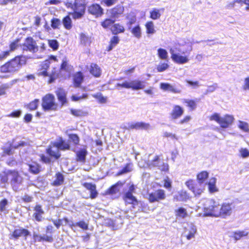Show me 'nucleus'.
<instances>
[{"label": "nucleus", "mask_w": 249, "mask_h": 249, "mask_svg": "<svg viewBox=\"0 0 249 249\" xmlns=\"http://www.w3.org/2000/svg\"><path fill=\"white\" fill-rule=\"evenodd\" d=\"M234 207L232 203L223 202L219 205L214 200L212 204L204 208V215L226 218L230 216Z\"/></svg>", "instance_id": "f257e3e1"}, {"label": "nucleus", "mask_w": 249, "mask_h": 249, "mask_svg": "<svg viewBox=\"0 0 249 249\" xmlns=\"http://www.w3.org/2000/svg\"><path fill=\"white\" fill-rule=\"evenodd\" d=\"M27 63V57L18 55L6 62L0 66V72L2 73H14L17 72L22 66Z\"/></svg>", "instance_id": "f03ea898"}, {"label": "nucleus", "mask_w": 249, "mask_h": 249, "mask_svg": "<svg viewBox=\"0 0 249 249\" xmlns=\"http://www.w3.org/2000/svg\"><path fill=\"white\" fill-rule=\"evenodd\" d=\"M0 181L1 183L6 184L9 182L13 188L17 187L22 183L23 178L17 170L3 171L0 174Z\"/></svg>", "instance_id": "7ed1b4c3"}, {"label": "nucleus", "mask_w": 249, "mask_h": 249, "mask_svg": "<svg viewBox=\"0 0 249 249\" xmlns=\"http://www.w3.org/2000/svg\"><path fill=\"white\" fill-rule=\"evenodd\" d=\"M41 107L44 111H56L59 108V105L52 93H47L42 98Z\"/></svg>", "instance_id": "20e7f679"}, {"label": "nucleus", "mask_w": 249, "mask_h": 249, "mask_svg": "<svg viewBox=\"0 0 249 249\" xmlns=\"http://www.w3.org/2000/svg\"><path fill=\"white\" fill-rule=\"evenodd\" d=\"M209 119L211 121H215L222 128L229 127L234 121V118L232 115L226 114L221 117L217 113H214L209 116Z\"/></svg>", "instance_id": "39448f33"}, {"label": "nucleus", "mask_w": 249, "mask_h": 249, "mask_svg": "<svg viewBox=\"0 0 249 249\" xmlns=\"http://www.w3.org/2000/svg\"><path fill=\"white\" fill-rule=\"evenodd\" d=\"M52 145H49L46 149V153L48 156H46L43 154L39 155L40 160L45 164H51L54 162L55 160H58L61 157V154L59 151H57L53 150Z\"/></svg>", "instance_id": "423d86ee"}, {"label": "nucleus", "mask_w": 249, "mask_h": 249, "mask_svg": "<svg viewBox=\"0 0 249 249\" xmlns=\"http://www.w3.org/2000/svg\"><path fill=\"white\" fill-rule=\"evenodd\" d=\"M85 0H74L71 7L73 12L71 13L73 19H78L82 18L85 13Z\"/></svg>", "instance_id": "0eeeda50"}, {"label": "nucleus", "mask_w": 249, "mask_h": 249, "mask_svg": "<svg viewBox=\"0 0 249 249\" xmlns=\"http://www.w3.org/2000/svg\"><path fill=\"white\" fill-rule=\"evenodd\" d=\"M21 47L23 51H29L33 53H36L39 49L36 40L31 36L27 37Z\"/></svg>", "instance_id": "6e6552de"}, {"label": "nucleus", "mask_w": 249, "mask_h": 249, "mask_svg": "<svg viewBox=\"0 0 249 249\" xmlns=\"http://www.w3.org/2000/svg\"><path fill=\"white\" fill-rule=\"evenodd\" d=\"M165 198L166 194L165 191L161 189H159L154 192L149 193L147 199L149 202L154 203L160 202L165 199Z\"/></svg>", "instance_id": "1a4fd4ad"}, {"label": "nucleus", "mask_w": 249, "mask_h": 249, "mask_svg": "<svg viewBox=\"0 0 249 249\" xmlns=\"http://www.w3.org/2000/svg\"><path fill=\"white\" fill-rule=\"evenodd\" d=\"M185 184L187 188L193 192L195 196H199L203 192L204 188L201 186V184H197L194 179H188Z\"/></svg>", "instance_id": "9d476101"}, {"label": "nucleus", "mask_w": 249, "mask_h": 249, "mask_svg": "<svg viewBox=\"0 0 249 249\" xmlns=\"http://www.w3.org/2000/svg\"><path fill=\"white\" fill-rule=\"evenodd\" d=\"M53 146L56 148L58 151H69L71 149L70 143L62 137H59L57 140L52 142Z\"/></svg>", "instance_id": "9b49d317"}, {"label": "nucleus", "mask_w": 249, "mask_h": 249, "mask_svg": "<svg viewBox=\"0 0 249 249\" xmlns=\"http://www.w3.org/2000/svg\"><path fill=\"white\" fill-rule=\"evenodd\" d=\"M30 235V232L26 229L22 227L15 229L10 234V238L13 240H17L19 237H23L24 239H26L27 237Z\"/></svg>", "instance_id": "f8f14e48"}, {"label": "nucleus", "mask_w": 249, "mask_h": 249, "mask_svg": "<svg viewBox=\"0 0 249 249\" xmlns=\"http://www.w3.org/2000/svg\"><path fill=\"white\" fill-rule=\"evenodd\" d=\"M88 13L94 16L95 18H99L104 14V9L98 3H92L87 8Z\"/></svg>", "instance_id": "ddd939ff"}, {"label": "nucleus", "mask_w": 249, "mask_h": 249, "mask_svg": "<svg viewBox=\"0 0 249 249\" xmlns=\"http://www.w3.org/2000/svg\"><path fill=\"white\" fill-rule=\"evenodd\" d=\"M84 75L81 71H76L72 74V83L75 88H79L84 81Z\"/></svg>", "instance_id": "4468645a"}, {"label": "nucleus", "mask_w": 249, "mask_h": 249, "mask_svg": "<svg viewBox=\"0 0 249 249\" xmlns=\"http://www.w3.org/2000/svg\"><path fill=\"white\" fill-rule=\"evenodd\" d=\"M124 7L121 4H117L109 10L110 18L114 19L120 17L124 12Z\"/></svg>", "instance_id": "2eb2a0df"}, {"label": "nucleus", "mask_w": 249, "mask_h": 249, "mask_svg": "<svg viewBox=\"0 0 249 249\" xmlns=\"http://www.w3.org/2000/svg\"><path fill=\"white\" fill-rule=\"evenodd\" d=\"M55 94L60 104V107L66 105L68 103L66 93L64 89L59 88L55 91Z\"/></svg>", "instance_id": "dca6fc26"}, {"label": "nucleus", "mask_w": 249, "mask_h": 249, "mask_svg": "<svg viewBox=\"0 0 249 249\" xmlns=\"http://www.w3.org/2000/svg\"><path fill=\"white\" fill-rule=\"evenodd\" d=\"M123 199L125 204H131L133 207L138 204L137 199L130 192H125L123 196Z\"/></svg>", "instance_id": "f3484780"}, {"label": "nucleus", "mask_w": 249, "mask_h": 249, "mask_svg": "<svg viewBox=\"0 0 249 249\" xmlns=\"http://www.w3.org/2000/svg\"><path fill=\"white\" fill-rule=\"evenodd\" d=\"M82 186L86 189L89 191V197L91 199H94L97 196L98 192L96 190V186L95 184L91 182H84L82 184Z\"/></svg>", "instance_id": "a211bd4d"}, {"label": "nucleus", "mask_w": 249, "mask_h": 249, "mask_svg": "<svg viewBox=\"0 0 249 249\" xmlns=\"http://www.w3.org/2000/svg\"><path fill=\"white\" fill-rule=\"evenodd\" d=\"M170 53L172 59L177 64H182L189 61V58L187 56H182L176 53L172 50H170Z\"/></svg>", "instance_id": "6ab92c4d"}, {"label": "nucleus", "mask_w": 249, "mask_h": 249, "mask_svg": "<svg viewBox=\"0 0 249 249\" xmlns=\"http://www.w3.org/2000/svg\"><path fill=\"white\" fill-rule=\"evenodd\" d=\"M51 62L49 60H45L40 64V67L38 70L37 75L38 76H42L47 77L49 75L48 70L50 68Z\"/></svg>", "instance_id": "aec40b11"}, {"label": "nucleus", "mask_w": 249, "mask_h": 249, "mask_svg": "<svg viewBox=\"0 0 249 249\" xmlns=\"http://www.w3.org/2000/svg\"><path fill=\"white\" fill-rule=\"evenodd\" d=\"M184 113L183 108L179 105H174L170 112V116L172 120H176L180 118Z\"/></svg>", "instance_id": "412c9836"}, {"label": "nucleus", "mask_w": 249, "mask_h": 249, "mask_svg": "<svg viewBox=\"0 0 249 249\" xmlns=\"http://www.w3.org/2000/svg\"><path fill=\"white\" fill-rule=\"evenodd\" d=\"M17 148V146L13 145L12 143H7L6 145L1 147L2 152L1 157L11 156L14 153V150Z\"/></svg>", "instance_id": "4be33fe9"}, {"label": "nucleus", "mask_w": 249, "mask_h": 249, "mask_svg": "<svg viewBox=\"0 0 249 249\" xmlns=\"http://www.w3.org/2000/svg\"><path fill=\"white\" fill-rule=\"evenodd\" d=\"M34 211L35 212L33 214V217L35 219L37 222L41 221L43 220L42 215L44 213L41 205L39 204L36 205L34 208Z\"/></svg>", "instance_id": "5701e85b"}, {"label": "nucleus", "mask_w": 249, "mask_h": 249, "mask_svg": "<svg viewBox=\"0 0 249 249\" xmlns=\"http://www.w3.org/2000/svg\"><path fill=\"white\" fill-rule=\"evenodd\" d=\"M89 73L94 77H100L102 74V70L96 63H91L89 69Z\"/></svg>", "instance_id": "b1692460"}, {"label": "nucleus", "mask_w": 249, "mask_h": 249, "mask_svg": "<svg viewBox=\"0 0 249 249\" xmlns=\"http://www.w3.org/2000/svg\"><path fill=\"white\" fill-rule=\"evenodd\" d=\"M125 31V29L124 26L119 22H114L112 27L110 28L112 34L115 36L120 34H123Z\"/></svg>", "instance_id": "393cba45"}, {"label": "nucleus", "mask_w": 249, "mask_h": 249, "mask_svg": "<svg viewBox=\"0 0 249 249\" xmlns=\"http://www.w3.org/2000/svg\"><path fill=\"white\" fill-rule=\"evenodd\" d=\"M124 184V182L121 181H118L115 184L111 186L108 188L105 193V195H113L116 194L117 193L119 192V189L118 186H123Z\"/></svg>", "instance_id": "a878e982"}, {"label": "nucleus", "mask_w": 249, "mask_h": 249, "mask_svg": "<svg viewBox=\"0 0 249 249\" xmlns=\"http://www.w3.org/2000/svg\"><path fill=\"white\" fill-rule=\"evenodd\" d=\"M160 88L164 91H169L174 93L180 92V90L179 89L167 83H161L160 84Z\"/></svg>", "instance_id": "bb28decb"}, {"label": "nucleus", "mask_w": 249, "mask_h": 249, "mask_svg": "<svg viewBox=\"0 0 249 249\" xmlns=\"http://www.w3.org/2000/svg\"><path fill=\"white\" fill-rule=\"evenodd\" d=\"M88 154L86 148H81L76 153V160L78 162L85 163Z\"/></svg>", "instance_id": "cd10ccee"}, {"label": "nucleus", "mask_w": 249, "mask_h": 249, "mask_svg": "<svg viewBox=\"0 0 249 249\" xmlns=\"http://www.w3.org/2000/svg\"><path fill=\"white\" fill-rule=\"evenodd\" d=\"M33 238L37 242H52L53 240V238L52 235H41L39 234H34L33 235Z\"/></svg>", "instance_id": "c85d7f7f"}, {"label": "nucleus", "mask_w": 249, "mask_h": 249, "mask_svg": "<svg viewBox=\"0 0 249 249\" xmlns=\"http://www.w3.org/2000/svg\"><path fill=\"white\" fill-rule=\"evenodd\" d=\"M65 133L68 136L70 142H71L74 145H78L80 142V138L77 134L69 133V130H66Z\"/></svg>", "instance_id": "c756f323"}, {"label": "nucleus", "mask_w": 249, "mask_h": 249, "mask_svg": "<svg viewBox=\"0 0 249 249\" xmlns=\"http://www.w3.org/2000/svg\"><path fill=\"white\" fill-rule=\"evenodd\" d=\"M55 179L51 183V185L53 186H59L62 185L64 181V175L60 172H56L54 176Z\"/></svg>", "instance_id": "7c9ffc66"}, {"label": "nucleus", "mask_w": 249, "mask_h": 249, "mask_svg": "<svg viewBox=\"0 0 249 249\" xmlns=\"http://www.w3.org/2000/svg\"><path fill=\"white\" fill-rule=\"evenodd\" d=\"M120 38L118 36L113 35L110 39L109 44L106 48V51H111L120 42Z\"/></svg>", "instance_id": "2f4dec72"}, {"label": "nucleus", "mask_w": 249, "mask_h": 249, "mask_svg": "<svg viewBox=\"0 0 249 249\" xmlns=\"http://www.w3.org/2000/svg\"><path fill=\"white\" fill-rule=\"evenodd\" d=\"M130 89L135 90L143 89L145 87L144 82L135 79L130 81Z\"/></svg>", "instance_id": "473e14b6"}, {"label": "nucleus", "mask_w": 249, "mask_h": 249, "mask_svg": "<svg viewBox=\"0 0 249 249\" xmlns=\"http://www.w3.org/2000/svg\"><path fill=\"white\" fill-rule=\"evenodd\" d=\"M209 177V173L206 171H202L196 175V180L199 184L205 182Z\"/></svg>", "instance_id": "72a5a7b5"}, {"label": "nucleus", "mask_w": 249, "mask_h": 249, "mask_svg": "<svg viewBox=\"0 0 249 249\" xmlns=\"http://www.w3.org/2000/svg\"><path fill=\"white\" fill-rule=\"evenodd\" d=\"M115 22V19L111 18H106L100 22V25L104 29H110Z\"/></svg>", "instance_id": "f704fd0d"}, {"label": "nucleus", "mask_w": 249, "mask_h": 249, "mask_svg": "<svg viewBox=\"0 0 249 249\" xmlns=\"http://www.w3.org/2000/svg\"><path fill=\"white\" fill-rule=\"evenodd\" d=\"M29 171L34 175L38 174L41 171L40 165L36 162L28 164Z\"/></svg>", "instance_id": "c9c22d12"}, {"label": "nucleus", "mask_w": 249, "mask_h": 249, "mask_svg": "<svg viewBox=\"0 0 249 249\" xmlns=\"http://www.w3.org/2000/svg\"><path fill=\"white\" fill-rule=\"evenodd\" d=\"M129 30L132 35L136 38L140 39L142 37V30L139 24L136 25Z\"/></svg>", "instance_id": "e433bc0d"}, {"label": "nucleus", "mask_w": 249, "mask_h": 249, "mask_svg": "<svg viewBox=\"0 0 249 249\" xmlns=\"http://www.w3.org/2000/svg\"><path fill=\"white\" fill-rule=\"evenodd\" d=\"M216 178L213 177L210 179L209 181L207 183L209 191L211 193L218 191V189L216 187Z\"/></svg>", "instance_id": "4c0bfd02"}, {"label": "nucleus", "mask_w": 249, "mask_h": 249, "mask_svg": "<svg viewBox=\"0 0 249 249\" xmlns=\"http://www.w3.org/2000/svg\"><path fill=\"white\" fill-rule=\"evenodd\" d=\"M197 102L196 100L184 99L183 102L186 104V106L190 110H194L197 107Z\"/></svg>", "instance_id": "58836bf2"}, {"label": "nucleus", "mask_w": 249, "mask_h": 249, "mask_svg": "<svg viewBox=\"0 0 249 249\" xmlns=\"http://www.w3.org/2000/svg\"><path fill=\"white\" fill-rule=\"evenodd\" d=\"M62 23L66 29L69 30L71 29L72 26V20L69 16L67 15L63 18Z\"/></svg>", "instance_id": "ea45409f"}, {"label": "nucleus", "mask_w": 249, "mask_h": 249, "mask_svg": "<svg viewBox=\"0 0 249 249\" xmlns=\"http://www.w3.org/2000/svg\"><path fill=\"white\" fill-rule=\"evenodd\" d=\"M145 27L146 28V33L147 34H153L156 32L153 21H149L146 22L145 24Z\"/></svg>", "instance_id": "a19ab883"}, {"label": "nucleus", "mask_w": 249, "mask_h": 249, "mask_svg": "<svg viewBox=\"0 0 249 249\" xmlns=\"http://www.w3.org/2000/svg\"><path fill=\"white\" fill-rule=\"evenodd\" d=\"M249 234V232L245 231H234L233 233V238L235 240H238L241 239L242 237L247 236Z\"/></svg>", "instance_id": "79ce46f5"}, {"label": "nucleus", "mask_w": 249, "mask_h": 249, "mask_svg": "<svg viewBox=\"0 0 249 249\" xmlns=\"http://www.w3.org/2000/svg\"><path fill=\"white\" fill-rule=\"evenodd\" d=\"M20 38H17L14 40L13 41L10 42L9 44V50L6 51H9V55L10 53L16 50L19 46V42L20 41Z\"/></svg>", "instance_id": "37998d69"}, {"label": "nucleus", "mask_w": 249, "mask_h": 249, "mask_svg": "<svg viewBox=\"0 0 249 249\" xmlns=\"http://www.w3.org/2000/svg\"><path fill=\"white\" fill-rule=\"evenodd\" d=\"M160 156L156 155L151 161L147 162V167L148 168H151L152 167L158 166L159 165V163L160 162Z\"/></svg>", "instance_id": "c03bdc74"}, {"label": "nucleus", "mask_w": 249, "mask_h": 249, "mask_svg": "<svg viewBox=\"0 0 249 249\" xmlns=\"http://www.w3.org/2000/svg\"><path fill=\"white\" fill-rule=\"evenodd\" d=\"M58 76L59 74L57 71L55 70V68H54L48 76L49 77L48 81V83H53L58 77Z\"/></svg>", "instance_id": "a18cd8bd"}, {"label": "nucleus", "mask_w": 249, "mask_h": 249, "mask_svg": "<svg viewBox=\"0 0 249 249\" xmlns=\"http://www.w3.org/2000/svg\"><path fill=\"white\" fill-rule=\"evenodd\" d=\"M38 103L39 99H36L28 104L26 106V107L28 110L30 111L35 110L37 109L38 106Z\"/></svg>", "instance_id": "49530a36"}, {"label": "nucleus", "mask_w": 249, "mask_h": 249, "mask_svg": "<svg viewBox=\"0 0 249 249\" xmlns=\"http://www.w3.org/2000/svg\"><path fill=\"white\" fill-rule=\"evenodd\" d=\"M132 163H126L124 166L117 173V176H120L126 173L130 172L132 171L131 166Z\"/></svg>", "instance_id": "de8ad7c7"}, {"label": "nucleus", "mask_w": 249, "mask_h": 249, "mask_svg": "<svg viewBox=\"0 0 249 249\" xmlns=\"http://www.w3.org/2000/svg\"><path fill=\"white\" fill-rule=\"evenodd\" d=\"M75 226H78L79 227L84 230H88L89 227L88 224L83 220L79 221L75 223H72L70 225L71 228H72Z\"/></svg>", "instance_id": "09e8293b"}, {"label": "nucleus", "mask_w": 249, "mask_h": 249, "mask_svg": "<svg viewBox=\"0 0 249 249\" xmlns=\"http://www.w3.org/2000/svg\"><path fill=\"white\" fill-rule=\"evenodd\" d=\"M176 215L184 218L187 216V213L185 209L179 207L176 211Z\"/></svg>", "instance_id": "8fccbe9b"}, {"label": "nucleus", "mask_w": 249, "mask_h": 249, "mask_svg": "<svg viewBox=\"0 0 249 249\" xmlns=\"http://www.w3.org/2000/svg\"><path fill=\"white\" fill-rule=\"evenodd\" d=\"M160 10L154 8L150 12V18L152 19H157L160 17Z\"/></svg>", "instance_id": "3c124183"}, {"label": "nucleus", "mask_w": 249, "mask_h": 249, "mask_svg": "<svg viewBox=\"0 0 249 249\" xmlns=\"http://www.w3.org/2000/svg\"><path fill=\"white\" fill-rule=\"evenodd\" d=\"M158 55L159 58L162 60H166L168 58V53L166 50L162 48L158 49Z\"/></svg>", "instance_id": "603ef678"}, {"label": "nucleus", "mask_w": 249, "mask_h": 249, "mask_svg": "<svg viewBox=\"0 0 249 249\" xmlns=\"http://www.w3.org/2000/svg\"><path fill=\"white\" fill-rule=\"evenodd\" d=\"M196 232V229L194 226H191L189 230L188 234L186 235L187 240L194 238Z\"/></svg>", "instance_id": "864d4df0"}, {"label": "nucleus", "mask_w": 249, "mask_h": 249, "mask_svg": "<svg viewBox=\"0 0 249 249\" xmlns=\"http://www.w3.org/2000/svg\"><path fill=\"white\" fill-rule=\"evenodd\" d=\"M126 18L128 20V21L126 22V25L127 26L128 29H130L131 28V25L136 22V17L135 15H132L130 17L126 16Z\"/></svg>", "instance_id": "5fc2aeb1"}, {"label": "nucleus", "mask_w": 249, "mask_h": 249, "mask_svg": "<svg viewBox=\"0 0 249 249\" xmlns=\"http://www.w3.org/2000/svg\"><path fill=\"white\" fill-rule=\"evenodd\" d=\"M48 45L53 51L57 50L59 48V43L56 39L48 40Z\"/></svg>", "instance_id": "6e6d98bb"}, {"label": "nucleus", "mask_w": 249, "mask_h": 249, "mask_svg": "<svg viewBox=\"0 0 249 249\" xmlns=\"http://www.w3.org/2000/svg\"><path fill=\"white\" fill-rule=\"evenodd\" d=\"M93 97L97 99L99 103L104 104L107 102V98L103 96L101 93H97L92 95Z\"/></svg>", "instance_id": "4d7b16f0"}, {"label": "nucleus", "mask_w": 249, "mask_h": 249, "mask_svg": "<svg viewBox=\"0 0 249 249\" xmlns=\"http://www.w3.org/2000/svg\"><path fill=\"white\" fill-rule=\"evenodd\" d=\"M51 27L55 29L58 28L59 26L61 24V21L59 19L57 18H53L51 20Z\"/></svg>", "instance_id": "13d9d810"}, {"label": "nucleus", "mask_w": 249, "mask_h": 249, "mask_svg": "<svg viewBox=\"0 0 249 249\" xmlns=\"http://www.w3.org/2000/svg\"><path fill=\"white\" fill-rule=\"evenodd\" d=\"M169 68V65L166 63H162L157 66L156 69L158 72H162L166 70Z\"/></svg>", "instance_id": "bf43d9fd"}, {"label": "nucleus", "mask_w": 249, "mask_h": 249, "mask_svg": "<svg viewBox=\"0 0 249 249\" xmlns=\"http://www.w3.org/2000/svg\"><path fill=\"white\" fill-rule=\"evenodd\" d=\"M71 113L75 116L80 117L84 115V112L80 109L71 108L70 109Z\"/></svg>", "instance_id": "052dcab7"}, {"label": "nucleus", "mask_w": 249, "mask_h": 249, "mask_svg": "<svg viewBox=\"0 0 249 249\" xmlns=\"http://www.w3.org/2000/svg\"><path fill=\"white\" fill-rule=\"evenodd\" d=\"M69 65L68 64V61L65 58L62 61L60 67V70L61 71H67L69 70Z\"/></svg>", "instance_id": "680f3d73"}, {"label": "nucleus", "mask_w": 249, "mask_h": 249, "mask_svg": "<svg viewBox=\"0 0 249 249\" xmlns=\"http://www.w3.org/2000/svg\"><path fill=\"white\" fill-rule=\"evenodd\" d=\"M116 87L118 89L120 88H125L130 89V82L125 81L123 83H117L116 85Z\"/></svg>", "instance_id": "e2e57ef3"}, {"label": "nucleus", "mask_w": 249, "mask_h": 249, "mask_svg": "<svg viewBox=\"0 0 249 249\" xmlns=\"http://www.w3.org/2000/svg\"><path fill=\"white\" fill-rule=\"evenodd\" d=\"M8 204V201L6 198H3L0 201V212H3L6 211V206Z\"/></svg>", "instance_id": "0e129e2a"}, {"label": "nucleus", "mask_w": 249, "mask_h": 249, "mask_svg": "<svg viewBox=\"0 0 249 249\" xmlns=\"http://www.w3.org/2000/svg\"><path fill=\"white\" fill-rule=\"evenodd\" d=\"M239 128L245 132L249 131L248 124L246 122H241L239 124Z\"/></svg>", "instance_id": "69168bd1"}, {"label": "nucleus", "mask_w": 249, "mask_h": 249, "mask_svg": "<svg viewBox=\"0 0 249 249\" xmlns=\"http://www.w3.org/2000/svg\"><path fill=\"white\" fill-rule=\"evenodd\" d=\"M139 129H147L150 127V124L144 122H138Z\"/></svg>", "instance_id": "338daca9"}, {"label": "nucleus", "mask_w": 249, "mask_h": 249, "mask_svg": "<svg viewBox=\"0 0 249 249\" xmlns=\"http://www.w3.org/2000/svg\"><path fill=\"white\" fill-rule=\"evenodd\" d=\"M242 89L244 90H249V76L247 77L244 79V83L242 86Z\"/></svg>", "instance_id": "774afa93"}]
</instances>
